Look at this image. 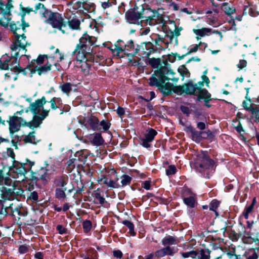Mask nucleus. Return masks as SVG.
Wrapping results in <instances>:
<instances>
[{"instance_id": "nucleus-44", "label": "nucleus", "mask_w": 259, "mask_h": 259, "mask_svg": "<svg viewBox=\"0 0 259 259\" xmlns=\"http://www.w3.org/2000/svg\"><path fill=\"white\" fill-rule=\"evenodd\" d=\"M255 201V199L254 198L251 204L249 206H246L243 213V215L245 219H247L248 218L249 214L252 211L253 209Z\"/></svg>"}, {"instance_id": "nucleus-58", "label": "nucleus", "mask_w": 259, "mask_h": 259, "mask_svg": "<svg viewBox=\"0 0 259 259\" xmlns=\"http://www.w3.org/2000/svg\"><path fill=\"white\" fill-rule=\"evenodd\" d=\"M56 230L60 234H65L67 232V229L61 225H58L57 226Z\"/></svg>"}, {"instance_id": "nucleus-59", "label": "nucleus", "mask_w": 259, "mask_h": 259, "mask_svg": "<svg viewBox=\"0 0 259 259\" xmlns=\"http://www.w3.org/2000/svg\"><path fill=\"white\" fill-rule=\"evenodd\" d=\"M173 90L175 93L177 94H182V93H185V90L184 88H183V85L176 87L175 88H173Z\"/></svg>"}, {"instance_id": "nucleus-19", "label": "nucleus", "mask_w": 259, "mask_h": 259, "mask_svg": "<svg viewBox=\"0 0 259 259\" xmlns=\"http://www.w3.org/2000/svg\"><path fill=\"white\" fill-rule=\"evenodd\" d=\"M126 49V43L125 44L123 41L120 40L117 41V44L115 45V48L112 49V53L115 55L120 57H122L120 56V54L123 53L125 54V51Z\"/></svg>"}, {"instance_id": "nucleus-21", "label": "nucleus", "mask_w": 259, "mask_h": 259, "mask_svg": "<svg viewBox=\"0 0 259 259\" xmlns=\"http://www.w3.org/2000/svg\"><path fill=\"white\" fill-rule=\"evenodd\" d=\"M34 11L36 14L41 15L45 19L51 12L46 9L41 3H38L35 5Z\"/></svg>"}, {"instance_id": "nucleus-64", "label": "nucleus", "mask_w": 259, "mask_h": 259, "mask_svg": "<svg viewBox=\"0 0 259 259\" xmlns=\"http://www.w3.org/2000/svg\"><path fill=\"white\" fill-rule=\"evenodd\" d=\"M113 256L117 258H121L122 257V253L119 250H114L113 252Z\"/></svg>"}, {"instance_id": "nucleus-2", "label": "nucleus", "mask_w": 259, "mask_h": 259, "mask_svg": "<svg viewBox=\"0 0 259 259\" xmlns=\"http://www.w3.org/2000/svg\"><path fill=\"white\" fill-rule=\"evenodd\" d=\"M47 101L45 97L43 96L40 99L31 102L28 107L29 111L33 114L31 120H33L35 117H37V122L35 127L38 128L42 124L43 120L49 116L50 109H45L44 105Z\"/></svg>"}, {"instance_id": "nucleus-28", "label": "nucleus", "mask_w": 259, "mask_h": 259, "mask_svg": "<svg viewBox=\"0 0 259 259\" xmlns=\"http://www.w3.org/2000/svg\"><path fill=\"white\" fill-rule=\"evenodd\" d=\"M11 61V57L5 54L0 59V68L3 70L9 69L10 63Z\"/></svg>"}, {"instance_id": "nucleus-4", "label": "nucleus", "mask_w": 259, "mask_h": 259, "mask_svg": "<svg viewBox=\"0 0 259 259\" xmlns=\"http://www.w3.org/2000/svg\"><path fill=\"white\" fill-rule=\"evenodd\" d=\"M37 117H35L33 120L26 121L21 117H18L16 115H13L9 117V120L8 121L9 123V130L11 135H13L14 133L20 131L21 126H27L31 129L36 128L35 127L36 122H37Z\"/></svg>"}, {"instance_id": "nucleus-15", "label": "nucleus", "mask_w": 259, "mask_h": 259, "mask_svg": "<svg viewBox=\"0 0 259 259\" xmlns=\"http://www.w3.org/2000/svg\"><path fill=\"white\" fill-rule=\"evenodd\" d=\"M143 14L137 11L136 9L127 12L125 14L127 20L131 23H139V20L143 18Z\"/></svg>"}, {"instance_id": "nucleus-49", "label": "nucleus", "mask_w": 259, "mask_h": 259, "mask_svg": "<svg viewBox=\"0 0 259 259\" xmlns=\"http://www.w3.org/2000/svg\"><path fill=\"white\" fill-rule=\"evenodd\" d=\"M82 226L85 233L89 232L92 228V223L89 220H85L82 223Z\"/></svg>"}, {"instance_id": "nucleus-53", "label": "nucleus", "mask_w": 259, "mask_h": 259, "mask_svg": "<svg viewBox=\"0 0 259 259\" xmlns=\"http://www.w3.org/2000/svg\"><path fill=\"white\" fill-rule=\"evenodd\" d=\"M249 14L251 16H255L253 14L252 9L249 7V5H244L243 10V14Z\"/></svg>"}, {"instance_id": "nucleus-8", "label": "nucleus", "mask_w": 259, "mask_h": 259, "mask_svg": "<svg viewBox=\"0 0 259 259\" xmlns=\"http://www.w3.org/2000/svg\"><path fill=\"white\" fill-rule=\"evenodd\" d=\"M90 60L76 61L74 66L76 72L84 76L89 75L91 70V66L92 65V62Z\"/></svg>"}, {"instance_id": "nucleus-32", "label": "nucleus", "mask_w": 259, "mask_h": 259, "mask_svg": "<svg viewBox=\"0 0 259 259\" xmlns=\"http://www.w3.org/2000/svg\"><path fill=\"white\" fill-rule=\"evenodd\" d=\"M66 190V188L62 189H61L60 188H57L55 190L56 198L60 201H64L66 199V195L65 192Z\"/></svg>"}, {"instance_id": "nucleus-9", "label": "nucleus", "mask_w": 259, "mask_h": 259, "mask_svg": "<svg viewBox=\"0 0 259 259\" xmlns=\"http://www.w3.org/2000/svg\"><path fill=\"white\" fill-rule=\"evenodd\" d=\"M80 123L84 125L88 128H91L94 131H100L98 119L94 116L83 117L79 120Z\"/></svg>"}, {"instance_id": "nucleus-63", "label": "nucleus", "mask_w": 259, "mask_h": 259, "mask_svg": "<svg viewBox=\"0 0 259 259\" xmlns=\"http://www.w3.org/2000/svg\"><path fill=\"white\" fill-rule=\"evenodd\" d=\"M114 4L111 2H110V1H108V2H103L102 3V7L104 9H106L107 8H108L110 7H111Z\"/></svg>"}, {"instance_id": "nucleus-51", "label": "nucleus", "mask_w": 259, "mask_h": 259, "mask_svg": "<svg viewBox=\"0 0 259 259\" xmlns=\"http://www.w3.org/2000/svg\"><path fill=\"white\" fill-rule=\"evenodd\" d=\"M151 37L152 40H154L156 45H159L160 42H164V39L158 34H153Z\"/></svg>"}, {"instance_id": "nucleus-39", "label": "nucleus", "mask_w": 259, "mask_h": 259, "mask_svg": "<svg viewBox=\"0 0 259 259\" xmlns=\"http://www.w3.org/2000/svg\"><path fill=\"white\" fill-rule=\"evenodd\" d=\"M92 195L99 201L100 204L103 205L105 202V199L102 196L101 192L99 189L94 191Z\"/></svg>"}, {"instance_id": "nucleus-38", "label": "nucleus", "mask_w": 259, "mask_h": 259, "mask_svg": "<svg viewBox=\"0 0 259 259\" xmlns=\"http://www.w3.org/2000/svg\"><path fill=\"white\" fill-rule=\"evenodd\" d=\"M198 255V259H210V251L208 249H201Z\"/></svg>"}, {"instance_id": "nucleus-27", "label": "nucleus", "mask_w": 259, "mask_h": 259, "mask_svg": "<svg viewBox=\"0 0 259 259\" xmlns=\"http://www.w3.org/2000/svg\"><path fill=\"white\" fill-rule=\"evenodd\" d=\"M45 59H48L47 55H40L37 59L32 60L27 67L31 70L32 69L35 68V66L41 65L44 63Z\"/></svg>"}, {"instance_id": "nucleus-56", "label": "nucleus", "mask_w": 259, "mask_h": 259, "mask_svg": "<svg viewBox=\"0 0 259 259\" xmlns=\"http://www.w3.org/2000/svg\"><path fill=\"white\" fill-rule=\"evenodd\" d=\"M99 126H102L103 129L104 131H107L110 126V123L109 122V121L105 120L101 121L100 123H99Z\"/></svg>"}, {"instance_id": "nucleus-23", "label": "nucleus", "mask_w": 259, "mask_h": 259, "mask_svg": "<svg viewBox=\"0 0 259 259\" xmlns=\"http://www.w3.org/2000/svg\"><path fill=\"white\" fill-rule=\"evenodd\" d=\"M52 64L48 61L44 65L35 66L34 69H32V72H37L39 75L45 73L51 70Z\"/></svg>"}, {"instance_id": "nucleus-48", "label": "nucleus", "mask_w": 259, "mask_h": 259, "mask_svg": "<svg viewBox=\"0 0 259 259\" xmlns=\"http://www.w3.org/2000/svg\"><path fill=\"white\" fill-rule=\"evenodd\" d=\"M148 63L153 68H158L160 63V59H156L154 58H151L149 60Z\"/></svg>"}, {"instance_id": "nucleus-36", "label": "nucleus", "mask_w": 259, "mask_h": 259, "mask_svg": "<svg viewBox=\"0 0 259 259\" xmlns=\"http://www.w3.org/2000/svg\"><path fill=\"white\" fill-rule=\"evenodd\" d=\"M198 92L196 96L198 97L199 99H210L211 95L206 89H202L201 87H199Z\"/></svg>"}, {"instance_id": "nucleus-24", "label": "nucleus", "mask_w": 259, "mask_h": 259, "mask_svg": "<svg viewBox=\"0 0 259 259\" xmlns=\"http://www.w3.org/2000/svg\"><path fill=\"white\" fill-rule=\"evenodd\" d=\"M49 102L51 104V108L52 110H54L59 108L61 110V114L63 113L64 111L62 109L63 103L62 99L60 98L53 97Z\"/></svg>"}, {"instance_id": "nucleus-40", "label": "nucleus", "mask_w": 259, "mask_h": 259, "mask_svg": "<svg viewBox=\"0 0 259 259\" xmlns=\"http://www.w3.org/2000/svg\"><path fill=\"white\" fill-rule=\"evenodd\" d=\"M35 132H30L28 135L25 136L23 141L24 143H35V137L34 136Z\"/></svg>"}, {"instance_id": "nucleus-22", "label": "nucleus", "mask_w": 259, "mask_h": 259, "mask_svg": "<svg viewBox=\"0 0 259 259\" xmlns=\"http://www.w3.org/2000/svg\"><path fill=\"white\" fill-rule=\"evenodd\" d=\"M179 242V241L176 237L170 235L165 236L161 240L162 245L166 246H172V245H177Z\"/></svg>"}, {"instance_id": "nucleus-46", "label": "nucleus", "mask_w": 259, "mask_h": 259, "mask_svg": "<svg viewBox=\"0 0 259 259\" xmlns=\"http://www.w3.org/2000/svg\"><path fill=\"white\" fill-rule=\"evenodd\" d=\"M121 183L122 187L129 185L132 181V178L128 175H123L121 177Z\"/></svg>"}, {"instance_id": "nucleus-30", "label": "nucleus", "mask_w": 259, "mask_h": 259, "mask_svg": "<svg viewBox=\"0 0 259 259\" xmlns=\"http://www.w3.org/2000/svg\"><path fill=\"white\" fill-rule=\"evenodd\" d=\"M91 141L93 145L97 146L102 145L104 142L100 133L94 134L91 138Z\"/></svg>"}, {"instance_id": "nucleus-20", "label": "nucleus", "mask_w": 259, "mask_h": 259, "mask_svg": "<svg viewBox=\"0 0 259 259\" xmlns=\"http://www.w3.org/2000/svg\"><path fill=\"white\" fill-rule=\"evenodd\" d=\"M185 131L191 134L193 141L199 142L201 140V131H198L195 128L190 125L187 126Z\"/></svg>"}, {"instance_id": "nucleus-16", "label": "nucleus", "mask_w": 259, "mask_h": 259, "mask_svg": "<svg viewBox=\"0 0 259 259\" xmlns=\"http://www.w3.org/2000/svg\"><path fill=\"white\" fill-rule=\"evenodd\" d=\"M138 45H135L133 40L128 41L126 42V49L125 51V55L127 56H134L139 52L138 50Z\"/></svg>"}, {"instance_id": "nucleus-31", "label": "nucleus", "mask_w": 259, "mask_h": 259, "mask_svg": "<svg viewBox=\"0 0 259 259\" xmlns=\"http://www.w3.org/2000/svg\"><path fill=\"white\" fill-rule=\"evenodd\" d=\"M163 84H161L159 89L164 95H168L170 94L171 91L173 90V84L169 82L166 83L164 85Z\"/></svg>"}, {"instance_id": "nucleus-6", "label": "nucleus", "mask_w": 259, "mask_h": 259, "mask_svg": "<svg viewBox=\"0 0 259 259\" xmlns=\"http://www.w3.org/2000/svg\"><path fill=\"white\" fill-rule=\"evenodd\" d=\"M97 40V37L84 33L79 38V43L77 45L85 50L88 53L93 54V46L95 45Z\"/></svg>"}, {"instance_id": "nucleus-13", "label": "nucleus", "mask_w": 259, "mask_h": 259, "mask_svg": "<svg viewBox=\"0 0 259 259\" xmlns=\"http://www.w3.org/2000/svg\"><path fill=\"white\" fill-rule=\"evenodd\" d=\"M84 49L81 48L78 45H76V48L73 52L76 62L91 59L92 58V53H88Z\"/></svg>"}, {"instance_id": "nucleus-35", "label": "nucleus", "mask_w": 259, "mask_h": 259, "mask_svg": "<svg viewBox=\"0 0 259 259\" xmlns=\"http://www.w3.org/2000/svg\"><path fill=\"white\" fill-rule=\"evenodd\" d=\"M68 24L69 27L73 30L80 29V21L77 18H73L72 19L69 20L68 21Z\"/></svg>"}, {"instance_id": "nucleus-10", "label": "nucleus", "mask_w": 259, "mask_h": 259, "mask_svg": "<svg viewBox=\"0 0 259 259\" xmlns=\"http://www.w3.org/2000/svg\"><path fill=\"white\" fill-rule=\"evenodd\" d=\"M178 248L175 246H163V247L155 251L154 255L157 258H162L165 256H172L178 252Z\"/></svg>"}, {"instance_id": "nucleus-42", "label": "nucleus", "mask_w": 259, "mask_h": 259, "mask_svg": "<svg viewBox=\"0 0 259 259\" xmlns=\"http://www.w3.org/2000/svg\"><path fill=\"white\" fill-rule=\"evenodd\" d=\"M122 224L128 228L129 233L131 235L133 236L136 235V232L134 230L135 226L132 222L128 220H124L122 221Z\"/></svg>"}, {"instance_id": "nucleus-5", "label": "nucleus", "mask_w": 259, "mask_h": 259, "mask_svg": "<svg viewBox=\"0 0 259 259\" xmlns=\"http://www.w3.org/2000/svg\"><path fill=\"white\" fill-rule=\"evenodd\" d=\"M172 74V72L166 66L161 67L155 72L154 75L150 77L149 84L150 86L160 87L161 84L164 83L165 80L170 79L169 75Z\"/></svg>"}, {"instance_id": "nucleus-18", "label": "nucleus", "mask_w": 259, "mask_h": 259, "mask_svg": "<svg viewBox=\"0 0 259 259\" xmlns=\"http://www.w3.org/2000/svg\"><path fill=\"white\" fill-rule=\"evenodd\" d=\"M68 182V177L67 175H64L58 176L55 178L54 180V185L57 188H64Z\"/></svg>"}, {"instance_id": "nucleus-37", "label": "nucleus", "mask_w": 259, "mask_h": 259, "mask_svg": "<svg viewBox=\"0 0 259 259\" xmlns=\"http://www.w3.org/2000/svg\"><path fill=\"white\" fill-rule=\"evenodd\" d=\"M118 180V179H117L116 181H114L111 179L105 178L102 181H103V183L106 184L108 187L113 188H118L120 186L117 182Z\"/></svg>"}, {"instance_id": "nucleus-3", "label": "nucleus", "mask_w": 259, "mask_h": 259, "mask_svg": "<svg viewBox=\"0 0 259 259\" xmlns=\"http://www.w3.org/2000/svg\"><path fill=\"white\" fill-rule=\"evenodd\" d=\"M214 162L210 158L206 152H202L197 156L195 166L197 171L205 178H209L213 172Z\"/></svg>"}, {"instance_id": "nucleus-43", "label": "nucleus", "mask_w": 259, "mask_h": 259, "mask_svg": "<svg viewBox=\"0 0 259 259\" xmlns=\"http://www.w3.org/2000/svg\"><path fill=\"white\" fill-rule=\"evenodd\" d=\"M251 119L255 122H259V107H255L253 109H251Z\"/></svg>"}, {"instance_id": "nucleus-55", "label": "nucleus", "mask_w": 259, "mask_h": 259, "mask_svg": "<svg viewBox=\"0 0 259 259\" xmlns=\"http://www.w3.org/2000/svg\"><path fill=\"white\" fill-rule=\"evenodd\" d=\"M176 166L174 165H170L166 170V173L167 175H171L175 174L176 172Z\"/></svg>"}, {"instance_id": "nucleus-7", "label": "nucleus", "mask_w": 259, "mask_h": 259, "mask_svg": "<svg viewBox=\"0 0 259 259\" xmlns=\"http://www.w3.org/2000/svg\"><path fill=\"white\" fill-rule=\"evenodd\" d=\"M45 22L50 24L53 28L61 30L62 26H65L64 19L61 14L57 12H50L45 20Z\"/></svg>"}, {"instance_id": "nucleus-34", "label": "nucleus", "mask_w": 259, "mask_h": 259, "mask_svg": "<svg viewBox=\"0 0 259 259\" xmlns=\"http://www.w3.org/2000/svg\"><path fill=\"white\" fill-rule=\"evenodd\" d=\"M221 8L222 10L228 15H231L235 12V9L232 5L228 3H223Z\"/></svg>"}, {"instance_id": "nucleus-1", "label": "nucleus", "mask_w": 259, "mask_h": 259, "mask_svg": "<svg viewBox=\"0 0 259 259\" xmlns=\"http://www.w3.org/2000/svg\"><path fill=\"white\" fill-rule=\"evenodd\" d=\"M28 26V24H23L20 22H12L10 25L11 30L13 31L15 36L13 38L12 44L10 46L12 57H11L9 69L16 73L23 72L25 70V69L20 67L17 61V57L21 51L22 52L21 56L25 55V53L26 51L25 47L27 42L24 33L26 27Z\"/></svg>"}, {"instance_id": "nucleus-47", "label": "nucleus", "mask_w": 259, "mask_h": 259, "mask_svg": "<svg viewBox=\"0 0 259 259\" xmlns=\"http://www.w3.org/2000/svg\"><path fill=\"white\" fill-rule=\"evenodd\" d=\"M179 72L183 76L189 77L190 73L185 65H181L178 68Z\"/></svg>"}, {"instance_id": "nucleus-12", "label": "nucleus", "mask_w": 259, "mask_h": 259, "mask_svg": "<svg viewBox=\"0 0 259 259\" xmlns=\"http://www.w3.org/2000/svg\"><path fill=\"white\" fill-rule=\"evenodd\" d=\"M34 162H29V163H21L14 160L13 171L20 176H24L25 174L28 171Z\"/></svg>"}, {"instance_id": "nucleus-45", "label": "nucleus", "mask_w": 259, "mask_h": 259, "mask_svg": "<svg viewBox=\"0 0 259 259\" xmlns=\"http://www.w3.org/2000/svg\"><path fill=\"white\" fill-rule=\"evenodd\" d=\"M201 139H212L214 137V134L212 133L210 130H207L205 131H201Z\"/></svg>"}, {"instance_id": "nucleus-52", "label": "nucleus", "mask_w": 259, "mask_h": 259, "mask_svg": "<svg viewBox=\"0 0 259 259\" xmlns=\"http://www.w3.org/2000/svg\"><path fill=\"white\" fill-rule=\"evenodd\" d=\"M220 204L219 201L217 200H213L209 205V209L212 211H215V210L219 207Z\"/></svg>"}, {"instance_id": "nucleus-50", "label": "nucleus", "mask_w": 259, "mask_h": 259, "mask_svg": "<svg viewBox=\"0 0 259 259\" xmlns=\"http://www.w3.org/2000/svg\"><path fill=\"white\" fill-rule=\"evenodd\" d=\"M63 92L68 94L72 90L71 84L70 83H65L61 86Z\"/></svg>"}, {"instance_id": "nucleus-14", "label": "nucleus", "mask_w": 259, "mask_h": 259, "mask_svg": "<svg viewBox=\"0 0 259 259\" xmlns=\"http://www.w3.org/2000/svg\"><path fill=\"white\" fill-rule=\"evenodd\" d=\"M153 47V45L150 41L142 43L138 45L139 53L143 57L149 58L151 53L154 52Z\"/></svg>"}, {"instance_id": "nucleus-33", "label": "nucleus", "mask_w": 259, "mask_h": 259, "mask_svg": "<svg viewBox=\"0 0 259 259\" xmlns=\"http://www.w3.org/2000/svg\"><path fill=\"white\" fill-rule=\"evenodd\" d=\"M188 191L190 194V196L187 197H185L184 198V202L187 205L192 208L194 207L196 201V200L195 199V194L192 193L189 190Z\"/></svg>"}, {"instance_id": "nucleus-60", "label": "nucleus", "mask_w": 259, "mask_h": 259, "mask_svg": "<svg viewBox=\"0 0 259 259\" xmlns=\"http://www.w3.org/2000/svg\"><path fill=\"white\" fill-rule=\"evenodd\" d=\"M197 128L202 131L205 129L206 124L204 122L197 121Z\"/></svg>"}, {"instance_id": "nucleus-61", "label": "nucleus", "mask_w": 259, "mask_h": 259, "mask_svg": "<svg viewBox=\"0 0 259 259\" xmlns=\"http://www.w3.org/2000/svg\"><path fill=\"white\" fill-rule=\"evenodd\" d=\"M53 58H59V60H57V61H61L63 59V56L62 55L59 53V50L58 49H57L55 52V54H54V56H53Z\"/></svg>"}, {"instance_id": "nucleus-26", "label": "nucleus", "mask_w": 259, "mask_h": 259, "mask_svg": "<svg viewBox=\"0 0 259 259\" xmlns=\"http://www.w3.org/2000/svg\"><path fill=\"white\" fill-rule=\"evenodd\" d=\"M193 32L197 35V39H199V37H204L211 34L212 29L209 28H202L201 29H193Z\"/></svg>"}, {"instance_id": "nucleus-25", "label": "nucleus", "mask_w": 259, "mask_h": 259, "mask_svg": "<svg viewBox=\"0 0 259 259\" xmlns=\"http://www.w3.org/2000/svg\"><path fill=\"white\" fill-rule=\"evenodd\" d=\"M48 175L47 170L42 168L38 170L36 172L34 173L33 178L36 180H42L44 182L47 181Z\"/></svg>"}, {"instance_id": "nucleus-54", "label": "nucleus", "mask_w": 259, "mask_h": 259, "mask_svg": "<svg viewBox=\"0 0 259 259\" xmlns=\"http://www.w3.org/2000/svg\"><path fill=\"white\" fill-rule=\"evenodd\" d=\"M4 183L6 185H11L12 181L10 179H4L2 175V172L0 171V185L3 184Z\"/></svg>"}, {"instance_id": "nucleus-41", "label": "nucleus", "mask_w": 259, "mask_h": 259, "mask_svg": "<svg viewBox=\"0 0 259 259\" xmlns=\"http://www.w3.org/2000/svg\"><path fill=\"white\" fill-rule=\"evenodd\" d=\"M199 252L196 250H191L188 252H180V254L183 258L191 257L195 258L198 255Z\"/></svg>"}, {"instance_id": "nucleus-29", "label": "nucleus", "mask_w": 259, "mask_h": 259, "mask_svg": "<svg viewBox=\"0 0 259 259\" xmlns=\"http://www.w3.org/2000/svg\"><path fill=\"white\" fill-rule=\"evenodd\" d=\"M81 8H82L83 10L87 11V12L91 13L95 11L96 6L93 3L84 2L83 3H79L78 9Z\"/></svg>"}, {"instance_id": "nucleus-62", "label": "nucleus", "mask_w": 259, "mask_h": 259, "mask_svg": "<svg viewBox=\"0 0 259 259\" xmlns=\"http://www.w3.org/2000/svg\"><path fill=\"white\" fill-rule=\"evenodd\" d=\"M7 154L8 156L11 157L13 159H15V154L13 149L11 148H8L7 150Z\"/></svg>"}, {"instance_id": "nucleus-11", "label": "nucleus", "mask_w": 259, "mask_h": 259, "mask_svg": "<svg viewBox=\"0 0 259 259\" xmlns=\"http://www.w3.org/2000/svg\"><path fill=\"white\" fill-rule=\"evenodd\" d=\"M157 134V132L154 129L152 128H148L147 133L145 134L144 138L140 139L141 145L146 148H150L151 145L150 143L154 140Z\"/></svg>"}, {"instance_id": "nucleus-57", "label": "nucleus", "mask_w": 259, "mask_h": 259, "mask_svg": "<svg viewBox=\"0 0 259 259\" xmlns=\"http://www.w3.org/2000/svg\"><path fill=\"white\" fill-rule=\"evenodd\" d=\"M207 73V71H204V74L202 75V79L203 80L202 82H199L198 83V84L199 85V87H202L203 85V82H205L206 83V85L207 87L209 86L208 84L209 83V79L207 76H206L205 74Z\"/></svg>"}, {"instance_id": "nucleus-17", "label": "nucleus", "mask_w": 259, "mask_h": 259, "mask_svg": "<svg viewBox=\"0 0 259 259\" xmlns=\"http://www.w3.org/2000/svg\"><path fill=\"white\" fill-rule=\"evenodd\" d=\"M199 86L197 84H194L191 81L183 85V88H184L185 93L187 94L194 95L195 96L199 93Z\"/></svg>"}]
</instances>
